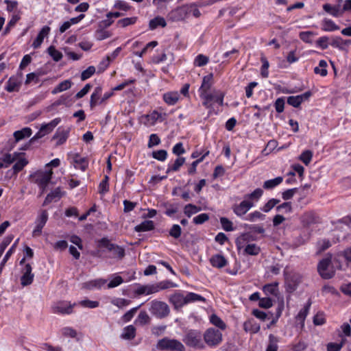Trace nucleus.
Returning a JSON list of instances; mask_svg holds the SVG:
<instances>
[{
  "label": "nucleus",
  "mask_w": 351,
  "mask_h": 351,
  "mask_svg": "<svg viewBox=\"0 0 351 351\" xmlns=\"http://www.w3.org/2000/svg\"><path fill=\"white\" fill-rule=\"evenodd\" d=\"M53 171L52 170L38 171L31 176L33 178L34 182L36 183L41 189L43 193L51 180Z\"/></svg>",
  "instance_id": "obj_1"
},
{
  "label": "nucleus",
  "mask_w": 351,
  "mask_h": 351,
  "mask_svg": "<svg viewBox=\"0 0 351 351\" xmlns=\"http://www.w3.org/2000/svg\"><path fill=\"white\" fill-rule=\"evenodd\" d=\"M149 311L158 318H164L169 314V306L164 302L153 300L150 303Z\"/></svg>",
  "instance_id": "obj_2"
},
{
  "label": "nucleus",
  "mask_w": 351,
  "mask_h": 351,
  "mask_svg": "<svg viewBox=\"0 0 351 351\" xmlns=\"http://www.w3.org/2000/svg\"><path fill=\"white\" fill-rule=\"evenodd\" d=\"M204 339L209 346H217L222 341V333L217 329L210 328L206 330Z\"/></svg>",
  "instance_id": "obj_3"
},
{
  "label": "nucleus",
  "mask_w": 351,
  "mask_h": 351,
  "mask_svg": "<svg viewBox=\"0 0 351 351\" xmlns=\"http://www.w3.org/2000/svg\"><path fill=\"white\" fill-rule=\"evenodd\" d=\"M157 348L159 350H169L177 351L184 350V346L180 341L176 339H171L169 338H163L159 340L157 343Z\"/></svg>",
  "instance_id": "obj_4"
},
{
  "label": "nucleus",
  "mask_w": 351,
  "mask_h": 351,
  "mask_svg": "<svg viewBox=\"0 0 351 351\" xmlns=\"http://www.w3.org/2000/svg\"><path fill=\"white\" fill-rule=\"evenodd\" d=\"M331 264V258L327 257L323 258L319 261L317 265V271L319 275L324 279H330L335 275V271L332 269H329Z\"/></svg>",
  "instance_id": "obj_5"
},
{
  "label": "nucleus",
  "mask_w": 351,
  "mask_h": 351,
  "mask_svg": "<svg viewBox=\"0 0 351 351\" xmlns=\"http://www.w3.org/2000/svg\"><path fill=\"white\" fill-rule=\"evenodd\" d=\"M184 342L189 346L202 348V335L197 330L189 331L183 339Z\"/></svg>",
  "instance_id": "obj_6"
},
{
  "label": "nucleus",
  "mask_w": 351,
  "mask_h": 351,
  "mask_svg": "<svg viewBox=\"0 0 351 351\" xmlns=\"http://www.w3.org/2000/svg\"><path fill=\"white\" fill-rule=\"evenodd\" d=\"M60 121L61 119L58 117L53 119L48 123L42 125L39 131L32 138V141L34 139L42 138L46 134H49L60 123Z\"/></svg>",
  "instance_id": "obj_7"
},
{
  "label": "nucleus",
  "mask_w": 351,
  "mask_h": 351,
  "mask_svg": "<svg viewBox=\"0 0 351 351\" xmlns=\"http://www.w3.org/2000/svg\"><path fill=\"white\" fill-rule=\"evenodd\" d=\"M48 220V213L46 210L40 211L36 219V227L32 232L34 237H37L41 234L42 230Z\"/></svg>",
  "instance_id": "obj_8"
},
{
  "label": "nucleus",
  "mask_w": 351,
  "mask_h": 351,
  "mask_svg": "<svg viewBox=\"0 0 351 351\" xmlns=\"http://www.w3.org/2000/svg\"><path fill=\"white\" fill-rule=\"evenodd\" d=\"M32 271V268L30 264H25L21 270L22 276L21 277V284L23 287L29 285L32 283L34 275Z\"/></svg>",
  "instance_id": "obj_9"
},
{
  "label": "nucleus",
  "mask_w": 351,
  "mask_h": 351,
  "mask_svg": "<svg viewBox=\"0 0 351 351\" xmlns=\"http://www.w3.org/2000/svg\"><path fill=\"white\" fill-rule=\"evenodd\" d=\"M254 206V203L248 199L242 201L240 204L234 205L232 207L233 212L239 217L244 215L250 209Z\"/></svg>",
  "instance_id": "obj_10"
},
{
  "label": "nucleus",
  "mask_w": 351,
  "mask_h": 351,
  "mask_svg": "<svg viewBox=\"0 0 351 351\" xmlns=\"http://www.w3.org/2000/svg\"><path fill=\"white\" fill-rule=\"evenodd\" d=\"M74 305L66 302H60L53 305V311L55 313L71 314Z\"/></svg>",
  "instance_id": "obj_11"
},
{
  "label": "nucleus",
  "mask_w": 351,
  "mask_h": 351,
  "mask_svg": "<svg viewBox=\"0 0 351 351\" xmlns=\"http://www.w3.org/2000/svg\"><path fill=\"white\" fill-rule=\"evenodd\" d=\"M69 132L70 128H58L53 136V140H57L56 145L59 146L64 143L69 137Z\"/></svg>",
  "instance_id": "obj_12"
},
{
  "label": "nucleus",
  "mask_w": 351,
  "mask_h": 351,
  "mask_svg": "<svg viewBox=\"0 0 351 351\" xmlns=\"http://www.w3.org/2000/svg\"><path fill=\"white\" fill-rule=\"evenodd\" d=\"M21 84V82L20 77L12 76L8 80L5 89L9 93L18 91Z\"/></svg>",
  "instance_id": "obj_13"
},
{
  "label": "nucleus",
  "mask_w": 351,
  "mask_h": 351,
  "mask_svg": "<svg viewBox=\"0 0 351 351\" xmlns=\"http://www.w3.org/2000/svg\"><path fill=\"white\" fill-rule=\"evenodd\" d=\"M49 32L50 27L48 26H44L39 32L36 39L34 40L32 43V47L34 49H38V47H40V46L43 42L45 37H46L49 34Z\"/></svg>",
  "instance_id": "obj_14"
},
{
  "label": "nucleus",
  "mask_w": 351,
  "mask_h": 351,
  "mask_svg": "<svg viewBox=\"0 0 351 351\" xmlns=\"http://www.w3.org/2000/svg\"><path fill=\"white\" fill-rule=\"evenodd\" d=\"M210 263L213 267L221 269L227 265L228 261L223 255L217 254L210 257Z\"/></svg>",
  "instance_id": "obj_15"
},
{
  "label": "nucleus",
  "mask_w": 351,
  "mask_h": 351,
  "mask_svg": "<svg viewBox=\"0 0 351 351\" xmlns=\"http://www.w3.org/2000/svg\"><path fill=\"white\" fill-rule=\"evenodd\" d=\"M169 302L176 308H181L186 304L185 296L180 293H176L169 297Z\"/></svg>",
  "instance_id": "obj_16"
},
{
  "label": "nucleus",
  "mask_w": 351,
  "mask_h": 351,
  "mask_svg": "<svg viewBox=\"0 0 351 351\" xmlns=\"http://www.w3.org/2000/svg\"><path fill=\"white\" fill-rule=\"evenodd\" d=\"M300 220L304 226H309L311 224L315 223L317 221L315 213L313 211L304 213L301 216Z\"/></svg>",
  "instance_id": "obj_17"
},
{
  "label": "nucleus",
  "mask_w": 351,
  "mask_h": 351,
  "mask_svg": "<svg viewBox=\"0 0 351 351\" xmlns=\"http://www.w3.org/2000/svg\"><path fill=\"white\" fill-rule=\"evenodd\" d=\"M163 100L165 102L169 105L173 106L175 105L180 97V95L178 92H168L163 94Z\"/></svg>",
  "instance_id": "obj_18"
},
{
  "label": "nucleus",
  "mask_w": 351,
  "mask_h": 351,
  "mask_svg": "<svg viewBox=\"0 0 351 351\" xmlns=\"http://www.w3.org/2000/svg\"><path fill=\"white\" fill-rule=\"evenodd\" d=\"M154 229V223L153 221L151 220H145L141 223L140 224L136 226L134 228V230L138 232L150 231Z\"/></svg>",
  "instance_id": "obj_19"
},
{
  "label": "nucleus",
  "mask_w": 351,
  "mask_h": 351,
  "mask_svg": "<svg viewBox=\"0 0 351 351\" xmlns=\"http://www.w3.org/2000/svg\"><path fill=\"white\" fill-rule=\"evenodd\" d=\"M16 142H19L32 135V130L29 128H24L21 130L15 131L13 134Z\"/></svg>",
  "instance_id": "obj_20"
},
{
  "label": "nucleus",
  "mask_w": 351,
  "mask_h": 351,
  "mask_svg": "<svg viewBox=\"0 0 351 351\" xmlns=\"http://www.w3.org/2000/svg\"><path fill=\"white\" fill-rule=\"evenodd\" d=\"M72 84H73V83H72L71 80H64V81L61 82L60 83H59L58 84V86H56L53 89V90L51 91V93L55 95L58 93H61L62 91L66 90L71 87Z\"/></svg>",
  "instance_id": "obj_21"
},
{
  "label": "nucleus",
  "mask_w": 351,
  "mask_h": 351,
  "mask_svg": "<svg viewBox=\"0 0 351 351\" xmlns=\"http://www.w3.org/2000/svg\"><path fill=\"white\" fill-rule=\"evenodd\" d=\"M323 9L333 16H338L342 13L340 5H331L330 4L326 3L323 5Z\"/></svg>",
  "instance_id": "obj_22"
},
{
  "label": "nucleus",
  "mask_w": 351,
  "mask_h": 351,
  "mask_svg": "<svg viewBox=\"0 0 351 351\" xmlns=\"http://www.w3.org/2000/svg\"><path fill=\"white\" fill-rule=\"evenodd\" d=\"M185 162V158L184 157H178L175 160L174 163L172 165H169L166 173H169L171 171L176 172L179 171L180 167L184 164Z\"/></svg>",
  "instance_id": "obj_23"
},
{
  "label": "nucleus",
  "mask_w": 351,
  "mask_h": 351,
  "mask_svg": "<svg viewBox=\"0 0 351 351\" xmlns=\"http://www.w3.org/2000/svg\"><path fill=\"white\" fill-rule=\"evenodd\" d=\"M106 282V280L96 279L84 283L83 287L88 289H93L94 288H100Z\"/></svg>",
  "instance_id": "obj_24"
},
{
  "label": "nucleus",
  "mask_w": 351,
  "mask_h": 351,
  "mask_svg": "<svg viewBox=\"0 0 351 351\" xmlns=\"http://www.w3.org/2000/svg\"><path fill=\"white\" fill-rule=\"evenodd\" d=\"M288 287L291 291L296 289L298 285L300 282V276L299 274H293L287 278Z\"/></svg>",
  "instance_id": "obj_25"
},
{
  "label": "nucleus",
  "mask_w": 351,
  "mask_h": 351,
  "mask_svg": "<svg viewBox=\"0 0 351 351\" xmlns=\"http://www.w3.org/2000/svg\"><path fill=\"white\" fill-rule=\"evenodd\" d=\"M167 25V23L163 17L156 16L149 21V26L150 29H155L158 26L165 27Z\"/></svg>",
  "instance_id": "obj_26"
},
{
  "label": "nucleus",
  "mask_w": 351,
  "mask_h": 351,
  "mask_svg": "<svg viewBox=\"0 0 351 351\" xmlns=\"http://www.w3.org/2000/svg\"><path fill=\"white\" fill-rule=\"evenodd\" d=\"M282 181L283 178L281 176L266 180L263 184V188L265 189H272L276 186L279 185Z\"/></svg>",
  "instance_id": "obj_27"
},
{
  "label": "nucleus",
  "mask_w": 351,
  "mask_h": 351,
  "mask_svg": "<svg viewBox=\"0 0 351 351\" xmlns=\"http://www.w3.org/2000/svg\"><path fill=\"white\" fill-rule=\"evenodd\" d=\"M212 75H206L203 77L202 86L199 88L200 93H208L211 87Z\"/></svg>",
  "instance_id": "obj_28"
},
{
  "label": "nucleus",
  "mask_w": 351,
  "mask_h": 351,
  "mask_svg": "<svg viewBox=\"0 0 351 351\" xmlns=\"http://www.w3.org/2000/svg\"><path fill=\"white\" fill-rule=\"evenodd\" d=\"M261 252V247L255 243L247 244L244 248L245 254L251 256H256Z\"/></svg>",
  "instance_id": "obj_29"
},
{
  "label": "nucleus",
  "mask_w": 351,
  "mask_h": 351,
  "mask_svg": "<svg viewBox=\"0 0 351 351\" xmlns=\"http://www.w3.org/2000/svg\"><path fill=\"white\" fill-rule=\"evenodd\" d=\"M136 329L132 325L126 326L123 329V332L121 334V337L124 339H132L135 337Z\"/></svg>",
  "instance_id": "obj_30"
},
{
  "label": "nucleus",
  "mask_w": 351,
  "mask_h": 351,
  "mask_svg": "<svg viewBox=\"0 0 351 351\" xmlns=\"http://www.w3.org/2000/svg\"><path fill=\"white\" fill-rule=\"evenodd\" d=\"M200 210V207L192 204H186L184 208V213L188 217H191L193 215L197 213Z\"/></svg>",
  "instance_id": "obj_31"
},
{
  "label": "nucleus",
  "mask_w": 351,
  "mask_h": 351,
  "mask_svg": "<svg viewBox=\"0 0 351 351\" xmlns=\"http://www.w3.org/2000/svg\"><path fill=\"white\" fill-rule=\"evenodd\" d=\"M311 302L310 301L308 302V304L300 311L298 313L296 319L297 320L300 321V324L304 326V320L306 319V317L308 313L309 308L311 306Z\"/></svg>",
  "instance_id": "obj_32"
},
{
  "label": "nucleus",
  "mask_w": 351,
  "mask_h": 351,
  "mask_svg": "<svg viewBox=\"0 0 351 351\" xmlns=\"http://www.w3.org/2000/svg\"><path fill=\"white\" fill-rule=\"evenodd\" d=\"M210 321L212 324L218 327L221 330H225L226 328V324L224 323V322L215 314L211 315L210 317Z\"/></svg>",
  "instance_id": "obj_33"
},
{
  "label": "nucleus",
  "mask_w": 351,
  "mask_h": 351,
  "mask_svg": "<svg viewBox=\"0 0 351 351\" xmlns=\"http://www.w3.org/2000/svg\"><path fill=\"white\" fill-rule=\"evenodd\" d=\"M243 329L245 332L256 333L260 330V326L257 324H252L251 321H247L243 324Z\"/></svg>",
  "instance_id": "obj_34"
},
{
  "label": "nucleus",
  "mask_w": 351,
  "mask_h": 351,
  "mask_svg": "<svg viewBox=\"0 0 351 351\" xmlns=\"http://www.w3.org/2000/svg\"><path fill=\"white\" fill-rule=\"evenodd\" d=\"M48 53L56 62L60 61L62 58V53L58 51L54 46H50L47 49Z\"/></svg>",
  "instance_id": "obj_35"
},
{
  "label": "nucleus",
  "mask_w": 351,
  "mask_h": 351,
  "mask_svg": "<svg viewBox=\"0 0 351 351\" xmlns=\"http://www.w3.org/2000/svg\"><path fill=\"white\" fill-rule=\"evenodd\" d=\"M27 163L28 161L25 158H19L12 167L14 173H18L27 165Z\"/></svg>",
  "instance_id": "obj_36"
},
{
  "label": "nucleus",
  "mask_w": 351,
  "mask_h": 351,
  "mask_svg": "<svg viewBox=\"0 0 351 351\" xmlns=\"http://www.w3.org/2000/svg\"><path fill=\"white\" fill-rule=\"evenodd\" d=\"M185 299H186V304L196 302V301H202V302L205 301V298L204 297H202V295H198L197 293H192V292L187 293V295L185 296Z\"/></svg>",
  "instance_id": "obj_37"
},
{
  "label": "nucleus",
  "mask_w": 351,
  "mask_h": 351,
  "mask_svg": "<svg viewBox=\"0 0 351 351\" xmlns=\"http://www.w3.org/2000/svg\"><path fill=\"white\" fill-rule=\"evenodd\" d=\"M209 58L203 54L197 55L194 60V65L196 66H203L208 64Z\"/></svg>",
  "instance_id": "obj_38"
},
{
  "label": "nucleus",
  "mask_w": 351,
  "mask_h": 351,
  "mask_svg": "<svg viewBox=\"0 0 351 351\" xmlns=\"http://www.w3.org/2000/svg\"><path fill=\"white\" fill-rule=\"evenodd\" d=\"M263 191L260 189H256L252 193L247 194L245 196V198L248 200H258L263 195Z\"/></svg>",
  "instance_id": "obj_39"
},
{
  "label": "nucleus",
  "mask_w": 351,
  "mask_h": 351,
  "mask_svg": "<svg viewBox=\"0 0 351 351\" xmlns=\"http://www.w3.org/2000/svg\"><path fill=\"white\" fill-rule=\"evenodd\" d=\"M136 20L137 18L135 16L124 18L119 20L117 21V24L122 27H125L134 24L136 22Z\"/></svg>",
  "instance_id": "obj_40"
},
{
  "label": "nucleus",
  "mask_w": 351,
  "mask_h": 351,
  "mask_svg": "<svg viewBox=\"0 0 351 351\" xmlns=\"http://www.w3.org/2000/svg\"><path fill=\"white\" fill-rule=\"evenodd\" d=\"M280 199L272 198L269 199L261 208V210L265 213L269 212L275 206H276L279 202Z\"/></svg>",
  "instance_id": "obj_41"
},
{
  "label": "nucleus",
  "mask_w": 351,
  "mask_h": 351,
  "mask_svg": "<svg viewBox=\"0 0 351 351\" xmlns=\"http://www.w3.org/2000/svg\"><path fill=\"white\" fill-rule=\"evenodd\" d=\"M181 9L184 10L186 12H192L193 15L195 17H199L201 14L200 11L197 8V5L195 3L185 5Z\"/></svg>",
  "instance_id": "obj_42"
},
{
  "label": "nucleus",
  "mask_w": 351,
  "mask_h": 351,
  "mask_svg": "<svg viewBox=\"0 0 351 351\" xmlns=\"http://www.w3.org/2000/svg\"><path fill=\"white\" fill-rule=\"evenodd\" d=\"M263 291L267 295H276L278 293V286L277 284H268L263 287Z\"/></svg>",
  "instance_id": "obj_43"
},
{
  "label": "nucleus",
  "mask_w": 351,
  "mask_h": 351,
  "mask_svg": "<svg viewBox=\"0 0 351 351\" xmlns=\"http://www.w3.org/2000/svg\"><path fill=\"white\" fill-rule=\"evenodd\" d=\"M109 251L112 252L115 256L119 258H122L125 256L124 249L115 244H112V247Z\"/></svg>",
  "instance_id": "obj_44"
},
{
  "label": "nucleus",
  "mask_w": 351,
  "mask_h": 351,
  "mask_svg": "<svg viewBox=\"0 0 351 351\" xmlns=\"http://www.w3.org/2000/svg\"><path fill=\"white\" fill-rule=\"evenodd\" d=\"M111 33L104 29H97L95 32V38L97 40H103L111 36Z\"/></svg>",
  "instance_id": "obj_45"
},
{
  "label": "nucleus",
  "mask_w": 351,
  "mask_h": 351,
  "mask_svg": "<svg viewBox=\"0 0 351 351\" xmlns=\"http://www.w3.org/2000/svg\"><path fill=\"white\" fill-rule=\"evenodd\" d=\"M339 29V26H337L332 20L325 19L324 21V29L325 31L332 32Z\"/></svg>",
  "instance_id": "obj_46"
},
{
  "label": "nucleus",
  "mask_w": 351,
  "mask_h": 351,
  "mask_svg": "<svg viewBox=\"0 0 351 351\" xmlns=\"http://www.w3.org/2000/svg\"><path fill=\"white\" fill-rule=\"evenodd\" d=\"M158 291L167 289L169 288L176 287L177 285L170 280H163L157 283Z\"/></svg>",
  "instance_id": "obj_47"
},
{
  "label": "nucleus",
  "mask_w": 351,
  "mask_h": 351,
  "mask_svg": "<svg viewBox=\"0 0 351 351\" xmlns=\"http://www.w3.org/2000/svg\"><path fill=\"white\" fill-rule=\"evenodd\" d=\"M220 223L221 224L222 228L226 231H232L234 230L233 224L231 221H230L226 217H221Z\"/></svg>",
  "instance_id": "obj_48"
},
{
  "label": "nucleus",
  "mask_w": 351,
  "mask_h": 351,
  "mask_svg": "<svg viewBox=\"0 0 351 351\" xmlns=\"http://www.w3.org/2000/svg\"><path fill=\"white\" fill-rule=\"evenodd\" d=\"M73 162L76 165H80V168L82 171H85L88 167V162L84 158H81L78 154H76L73 158Z\"/></svg>",
  "instance_id": "obj_49"
},
{
  "label": "nucleus",
  "mask_w": 351,
  "mask_h": 351,
  "mask_svg": "<svg viewBox=\"0 0 351 351\" xmlns=\"http://www.w3.org/2000/svg\"><path fill=\"white\" fill-rule=\"evenodd\" d=\"M152 157L159 161H165L167 157V152L165 149H160L152 152Z\"/></svg>",
  "instance_id": "obj_50"
},
{
  "label": "nucleus",
  "mask_w": 351,
  "mask_h": 351,
  "mask_svg": "<svg viewBox=\"0 0 351 351\" xmlns=\"http://www.w3.org/2000/svg\"><path fill=\"white\" fill-rule=\"evenodd\" d=\"M269 343L267 347L266 351H277L278 350V345H277V338L274 337L273 335H270L269 337Z\"/></svg>",
  "instance_id": "obj_51"
},
{
  "label": "nucleus",
  "mask_w": 351,
  "mask_h": 351,
  "mask_svg": "<svg viewBox=\"0 0 351 351\" xmlns=\"http://www.w3.org/2000/svg\"><path fill=\"white\" fill-rule=\"evenodd\" d=\"M345 341V339H342L340 343H328L327 344V351H339L343 347Z\"/></svg>",
  "instance_id": "obj_52"
},
{
  "label": "nucleus",
  "mask_w": 351,
  "mask_h": 351,
  "mask_svg": "<svg viewBox=\"0 0 351 351\" xmlns=\"http://www.w3.org/2000/svg\"><path fill=\"white\" fill-rule=\"evenodd\" d=\"M262 66L261 74L263 77H267L269 75L268 68L269 66V62L265 57H261Z\"/></svg>",
  "instance_id": "obj_53"
},
{
  "label": "nucleus",
  "mask_w": 351,
  "mask_h": 351,
  "mask_svg": "<svg viewBox=\"0 0 351 351\" xmlns=\"http://www.w3.org/2000/svg\"><path fill=\"white\" fill-rule=\"evenodd\" d=\"M169 235L174 239H178L182 234L181 227L178 224H174L172 226L171 229L169 230Z\"/></svg>",
  "instance_id": "obj_54"
},
{
  "label": "nucleus",
  "mask_w": 351,
  "mask_h": 351,
  "mask_svg": "<svg viewBox=\"0 0 351 351\" xmlns=\"http://www.w3.org/2000/svg\"><path fill=\"white\" fill-rule=\"evenodd\" d=\"M313 153L310 150H306L302 153L300 156V160L302 161L306 165H308L311 161Z\"/></svg>",
  "instance_id": "obj_55"
},
{
  "label": "nucleus",
  "mask_w": 351,
  "mask_h": 351,
  "mask_svg": "<svg viewBox=\"0 0 351 351\" xmlns=\"http://www.w3.org/2000/svg\"><path fill=\"white\" fill-rule=\"evenodd\" d=\"M265 218V215L262 214L259 211H254L250 213L247 217L246 219L250 221H255L257 219L263 220Z\"/></svg>",
  "instance_id": "obj_56"
},
{
  "label": "nucleus",
  "mask_w": 351,
  "mask_h": 351,
  "mask_svg": "<svg viewBox=\"0 0 351 351\" xmlns=\"http://www.w3.org/2000/svg\"><path fill=\"white\" fill-rule=\"evenodd\" d=\"M95 73V68L93 66H90L86 70L82 71L81 74V80L84 81L90 78Z\"/></svg>",
  "instance_id": "obj_57"
},
{
  "label": "nucleus",
  "mask_w": 351,
  "mask_h": 351,
  "mask_svg": "<svg viewBox=\"0 0 351 351\" xmlns=\"http://www.w3.org/2000/svg\"><path fill=\"white\" fill-rule=\"evenodd\" d=\"M302 103L301 97L298 95L290 96L287 98V104L294 108H298Z\"/></svg>",
  "instance_id": "obj_58"
},
{
  "label": "nucleus",
  "mask_w": 351,
  "mask_h": 351,
  "mask_svg": "<svg viewBox=\"0 0 351 351\" xmlns=\"http://www.w3.org/2000/svg\"><path fill=\"white\" fill-rule=\"evenodd\" d=\"M17 154L12 155L10 154H5L1 158V160L5 163V167H8L10 164L14 162L16 160Z\"/></svg>",
  "instance_id": "obj_59"
},
{
  "label": "nucleus",
  "mask_w": 351,
  "mask_h": 351,
  "mask_svg": "<svg viewBox=\"0 0 351 351\" xmlns=\"http://www.w3.org/2000/svg\"><path fill=\"white\" fill-rule=\"evenodd\" d=\"M130 303V300L124 298H115L112 300V304L118 306L119 308H123L128 306Z\"/></svg>",
  "instance_id": "obj_60"
},
{
  "label": "nucleus",
  "mask_w": 351,
  "mask_h": 351,
  "mask_svg": "<svg viewBox=\"0 0 351 351\" xmlns=\"http://www.w3.org/2000/svg\"><path fill=\"white\" fill-rule=\"evenodd\" d=\"M209 219V216L207 213H202L195 217L193 221L195 224H202Z\"/></svg>",
  "instance_id": "obj_61"
},
{
  "label": "nucleus",
  "mask_w": 351,
  "mask_h": 351,
  "mask_svg": "<svg viewBox=\"0 0 351 351\" xmlns=\"http://www.w3.org/2000/svg\"><path fill=\"white\" fill-rule=\"evenodd\" d=\"M298 188L287 189L282 192V197L284 200H289L293 197V195L298 192Z\"/></svg>",
  "instance_id": "obj_62"
},
{
  "label": "nucleus",
  "mask_w": 351,
  "mask_h": 351,
  "mask_svg": "<svg viewBox=\"0 0 351 351\" xmlns=\"http://www.w3.org/2000/svg\"><path fill=\"white\" fill-rule=\"evenodd\" d=\"M200 97L204 99L203 105L206 108H209L212 106V97L209 93H200Z\"/></svg>",
  "instance_id": "obj_63"
},
{
  "label": "nucleus",
  "mask_w": 351,
  "mask_h": 351,
  "mask_svg": "<svg viewBox=\"0 0 351 351\" xmlns=\"http://www.w3.org/2000/svg\"><path fill=\"white\" fill-rule=\"evenodd\" d=\"M140 306H141V305H139L138 306H136L135 308H133L130 309V311H128V312H126L122 317L123 321L125 322H130L132 319V318L134 317V314L136 313V311L138 310V308Z\"/></svg>",
  "instance_id": "obj_64"
}]
</instances>
